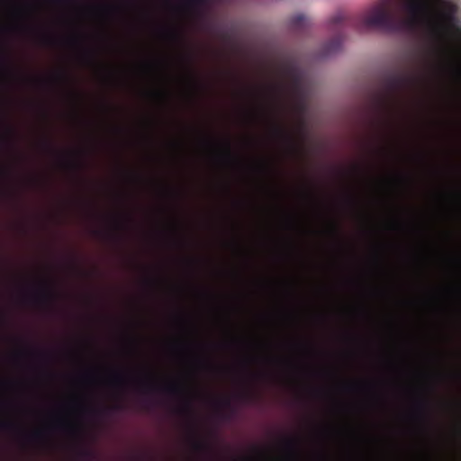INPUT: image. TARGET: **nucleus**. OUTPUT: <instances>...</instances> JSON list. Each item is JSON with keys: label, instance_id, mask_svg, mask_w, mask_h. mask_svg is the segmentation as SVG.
Returning <instances> with one entry per match:
<instances>
[{"label": "nucleus", "instance_id": "f3484780", "mask_svg": "<svg viewBox=\"0 0 461 461\" xmlns=\"http://www.w3.org/2000/svg\"><path fill=\"white\" fill-rule=\"evenodd\" d=\"M13 135L14 130L11 127H5V135L1 138V140L8 146H13Z\"/></svg>", "mask_w": 461, "mask_h": 461}, {"label": "nucleus", "instance_id": "7ed1b4c3", "mask_svg": "<svg viewBox=\"0 0 461 461\" xmlns=\"http://www.w3.org/2000/svg\"><path fill=\"white\" fill-rule=\"evenodd\" d=\"M142 289L147 294H153L160 290H167L175 294H188L195 297L206 298L212 295L208 287L200 285H176L164 279L149 276L142 281Z\"/></svg>", "mask_w": 461, "mask_h": 461}, {"label": "nucleus", "instance_id": "7c9ffc66", "mask_svg": "<svg viewBox=\"0 0 461 461\" xmlns=\"http://www.w3.org/2000/svg\"><path fill=\"white\" fill-rule=\"evenodd\" d=\"M372 291L375 294H381V293H384V292H387V289H384V288H380V287H375L372 289Z\"/></svg>", "mask_w": 461, "mask_h": 461}, {"label": "nucleus", "instance_id": "ddd939ff", "mask_svg": "<svg viewBox=\"0 0 461 461\" xmlns=\"http://www.w3.org/2000/svg\"><path fill=\"white\" fill-rule=\"evenodd\" d=\"M337 321H461V319H337Z\"/></svg>", "mask_w": 461, "mask_h": 461}, {"label": "nucleus", "instance_id": "dca6fc26", "mask_svg": "<svg viewBox=\"0 0 461 461\" xmlns=\"http://www.w3.org/2000/svg\"><path fill=\"white\" fill-rule=\"evenodd\" d=\"M205 5V0H187L185 6L188 9L197 10Z\"/></svg>", "mask_w": 461, "mask_h": 461}, {"label": "nucleus", "instance_id": "4be33fe9", "mask_svg": "<svg viewBox=\"0 0 461 461\" xmlns=\"http://www.w3.org/2000/svg\"><path fill=\"white\" fill-rule=\"evenodd\" d=\"M41 41L46 45H52L54 43V39L49 35H44L41 38Z\"/></svg>", "mask_w": 461, "mask_h": 461}, {"label": "nucleus", "instance_id": "a18cd8bd", "mask_svg": "<svg viewBox=\"0 0 461 461\" xmlns=\"http://www.w3.org/2000/svg\"><path fill=\"white\" fill-rule=\"evenodd\" d=\"M83 274H84V276H86V277H88V276H89V274H87V273H83Z\"/></svg>", "mask_w": 461, "mask_h": 461}, {"label": "nucleus", "instance_id": "58836bf2", "mask_svg": "<svg viewBox=\"0 0 461 461\" xmlns=\"http://www.w3.org/2000/svg\"><path fill=\"white\" fill-rule=\"evenodd\" d=\"M44 144L48 149H52V145L50 141H46Z\"/></svg>", "mask_w": 461, "mask_h": 461}, {"label": "nucleus", "instance_id": "4468645a", "mask_svg": "<svg viewBox=\"0 0 461 461\" xmlns=\"http://www.w3.org/2000/svg\"><path fill=\"white\" fill-rule=\"evenodd\" d=\"M274 132L276 135L283 138L289 144H293V139L291 134L283 126L276 124L274 127Z\"/></svg>", "mask_w": 461, "mask_h": 461}, {"label": "nucleus", "instance_id": "6e6552de", "mask_svg": "<svg viewBox=\"0 0 461 461\" xmlns=\"http://www.w3.org/2000/svg\"><path fill=\"white\" fill-rule=\"evenodd\" d=\"M158 390L157 384L150 378L149 375H145V378L141 380L140 392L145 396L156 393Z\"/></svg>", "mask_w": 461, "mask_h": 461}, {"label": "nucleus", "instance_id": "5701e85b", "mask_svg": "<svg viewBox=\"0 0 461 461\" xmlns=\"http://www.w3.org/2000/svg\"><path fill=\"white\" fill-rule=\"evenodd\" d=\"M225 156L228 160L232 159V154H231V150H230V147L229 143L226 145V148H225Z\"/></svg>", "mask_w": 461, "mask_h": 461}, {"label": "nucleus", "instance_id": "79ce46f5", "mask_svg": "<svg viewBox=\"0 0 461 461\" xmlns=\"http://www.w3.org/2000/svg\"><path fill=\"white\" fill-rule=\"evenodd\" d=\"M355 386H356V384H350L349 386H348V388H350V389H351V388H353V387H355Z\"/></svg>", "mask_w": 461, "mask_h": 461}, {"label": "nucleus", "instance_id": "f257e3e1", "mask_svg": "<svg viewBox=\"0 0 461 461\" xmlns=\"http://www.w3.org/2000/svg\"><path fill=\"white\" fill-rule=\"evenodd\" d=\"M397 7L382 3L367 10L360 19L366 28H378L386 32H402L412 27L423 12L425 5L420 0H396ZM457 5L448 0H440L437 19L442 30L461 36L457 26Z\"/></svg>", "mask_w": 461, "mask_h": 461}, {"label": "nucleus", "instance_id": "c756f323", "mask_svg": "<svg viewBox=\"0 0 461 461\" xmlns=\"http://www.w3.org/2000/svg\"><path fill=\"white\" fill-rule=\"evenodd\" d=\"M69 165L75 169H80L82 165L79 162H70Z\"/></svg>", "mask_w": 461, "mask_h": 461}, {"label": "nucleus", "instance_id": "2f4dec72", "mask_svg": "<svg viewBox=\"0 0 461 461\" xmlns=\"http://www.w3.org/2000/svg\"><path fill=\"white\" fill-rule=\"evenodd\" d=\"M143 402H144L145 408H147L148 406H149V405L153 404V401H151V400H150V399H149L148 397H147V398H145V399L143 400Z\"/></svg>", "mask_w": 461, "mask_h": 461}, {"label": "nucleus", "instance_id": "de8ad7c7", "mask_svg": "<svg viewBox=\"0 0 461 461\" xmlns=\"http://www.w3.org/2000/svg\"><path fill=\"white\" fill-rule=\"evenodd\" d=\"M0 317H3V314H0Z\"/></svg>", "mask_w": 461, "mask_h": 461}, {"label": "nucleus", "instance_id": "9d476101", "mask_svg": "<svg viewBox=\"0 0 461 461\" xmlns=\"http://www.w3.org/2000/svg\"><path fill=\"white\" fill-rule=\"evenodd\" d=\"M309 24V19L303 14H297L292 17L291 25L295 30H303Z\"/></svg>", "mask_w": 461, "mask_h": 461}, {"label": "nucleus", "instance_id": "0eeeda50", "mask_svg": "<svg viewBox=\"0 0 461 461\" xmlns=\"http://www.w3.org/2000/svg\"><path fill=\"white\" fill-rule=\"evenodd\" d=\"M422 292L429 294H442L450 297H461V285L457 284L455 285L447 286L441 290H432L430 288H422Z\"/></svg>", "mask_w": 461, "mask_h": 461}, {"label": "nucleus", "instance_id": "4c0bfd02", "mask_svg": "<svg viewBox=\"0 0 461 461\" xmlns=\"http://www.w3.org/2000/svg\"><path fill=\"white\" fill-rule=\"evenodd\" d=\"M59 78L60 79H66L67 78V75L65 73H59L58 75Z\"/></svg>", "mask_w": 461, "mask_h": 461}, {"label": "nucleus", "instance_id": "a211bd4d", "mask_svg": "<svg viewBox=\"0 0 461 461\" xmlns=\"http://www.w3.org/2000/svg\"><path fill=\"white\" fill-rule=\"evenodd\" d=\"M43 438L44 434L42 430H35L29 437V438L33 441H41Z\"/></svg>", "mask_w": 461, "mask_h": 461}, {"label": "nucleus", "instance_id": "c03bdc74", "mask_svg": "<svg viewBox=\"0 0 461 461\" xmlns=\"http://www.w3.org/2000/svg\"><path fill=\"white\" fill-rule=\"evenodd\" d=\"M74 268H75L77 271H78V267H77V266H76L75 264H74Z\"/></svg>", "mask_w": 461, "mask_h": 461}, {"label": "nucleus", "instance_id": "e433bc0d", "mask_svg": "<svg viewBox=\"0 0 461 461\" xmlns=\"http://www.w3.org/2000/svg\"><path fill=\"white\" fill-rule=\"evenodd\" d=\"M452 376L456 379H461V373L460 372H455L452 374Z\"/></svg>", "mask_w": 461, "mask_h": 461}, {"label": "nucleus", "instance_id": "c9c22d12", "mask_svg": "<svg viewBox=\"0 0 461 461\" xmlns=\"http://www.w3.org/2000/svg\"><path fill=\"white\" fill-rule=\"evenodd\" d=\"M332 232H333L334 234H338V232H339V227H338V225H337L336 223H334V224L332 225Z\"/></svg>", "mask_w": 461, "mask_h": 461}, {"label": "nucleus", "instance_id": "aec40b11", "mask_svg": "<svg viewBox=\"0 0 461 461\" xmlns=\"http://www.w3.org/2000/svg\"><path fill=\"white\" fill-rule=\"evenodd\" d=\"M3 68H4L5 71L9 73V74L14 72V69L12 68V67L10 65V62H9V59L7 58L6 53L4 54Z\"/></svg>", "mask_w": 461, "mask_h": 461}, {"label": "nucleus", "instance_id": "49530a36", "mask_svg": "<svg viewBox=\"0 0 461 461\" xmlns=\"http://www.w3.org/2000/svg\"><path fill=\"white\" fill-rule=\"evenodd\" d=\"M176 348H182L183 347H182V346L177 345V346H176Z\"/></svg>", "mask_w": 461, "mask_h": 461}, {"label": "nucleus", "instance_id": "20e7f679", "mask_svg": "<svg viewBox=\"0 0 461 461\" xmlns=\"http://www.w3.org/2000/svg\"><path fill=\"white\" fill-rule=\"evenodd\" d=\"M421 82L420 76L409 73H392L384 78L388 98H395L414 90Z\"/></svg>", "mask_w": 461, "mask_h": 461}, {"label": "nucleus", "instance_id": "393cba45", "mask_svg": "<svg viewBox=\"0 0 461 461\" xmlns=\"http://www.w3.org/2000/svg\"><path fill=\"white\" fill-rule=\"evenodd\" d=\"M260 286L262 289L264 290H269V289H273V285L270 284L269 282H264V283H261L260 284Z\"/></svg>", "mask_w": 461, "mask_h": 461}, {"label": "nucleus", "instance_id": "9b49d317", "mask_svg": "<svg viewBox=\"0 0 461 461\" xmlns=\"http://www.w3.org/2000/svg\"><path fill=\"white\" fill-rule=\"evenodd\" d=\"M282 444L291 455H296L299 445V440L296 438H285L282 441Z\"/></svg>", "mask_w": 461, "mask_h": 461}, {"label": "nucleus", "instance_id": "a878e982", "mask_svg": "<svg viewBox=\"0 0 461 461\" xmlns=\"http://www.w3.org/2000/svg\"><path fill=\"white\" fill-rule=\"evenodd\" d=\"M456 435H457L458 438H460L459 455H458V460L457 461H461V429H458L456 430Z\"/></svg>", "mask_w": 461, "mask_h": 461}, {"label": "nucleus", "instance_id": "1a4fd4ad", "mask_svg": "<svg viewBox=\"0 0 461 461\" xmlns=\"http://www.w3.org/2000/svg\"><path fill=\"white\" fill-rule=\"evenodd\" d=\"M123 409H124L123 402L122 401H118V402H116L115 403H113V405H111L109 407H105V408H103V409L93 410V412L95 415H108L111 412L122 411Z\"/></svg>", "mask_w": 461, "mask_h": 461}, {"label": "nucleus", "instance_id": "f03ea898", "mask_svg": "<svg viewBox=\"0 0 461 461\" xmlns=\"http://www.w3.org/2000/svg\"><path fill=\"white\" fill-rule=\"evenodd\" d=\"M70 295L94 299L98 292L92 288L77 292L64 291L50 278L39 279L29 287L19 291V297L23 302L34 305H50Z\"/></svg>", "mask_w": 461, "mask_h": 461}, {"label": "nucleus", "instance_id": "f704fd0d", "mask_svg": "<svg viewBox=\"0 0 461 461\" xmlns=\"http://www.w3.org/2000/svg\"><path fill=\"white\" fill-rule=\"evenodd\" d=\"M66 429L70 430V431H75L76 430V427L72 424H66Z\"/></svg>", "mask_w": 461, "mask_h": 461}, {"label": "nucleus", "instance_id": "423d86ee", "mask_svg": "<svg viewBox=\"0 0 461 461\" xmlns=\"http://www.w3.org/2000/svg\"><path fill=\"white\" fill-rule=\"evenodd\" d=\"M164 391L170 395H183L185 398L183 406L179 411L184 414L193 413L192 399L185 393V388L179 384H172L164 388Z\"/></svg>", "mask_w": 461, "mask_h": 461}, {"label": "nucleus", "instance_id": "412c9836", "mask_svg": "<svg viewBox=\"0 0 461 461\" xmlns=\"http://www.w3.org/2000/svg\"><path fill=\"white\" fill-rule=\"evenodd\" d=\"M14 427H16V425L13 422H9V421H1L0 422V429L2 430H10V429H14Z\"/></svg>", "mask_w": 461, "mask_h": 461}, {"label": "nucleus", "instance_id": "cd10ccee", "mask_svg": "<svg viewBox=\"0 0 461 461\" xmlns=\"http://www.w3.org/2000/svg\"><path fill=\"white\" fill-rule=\"evenodd\" d=\"M167 32L171 36L173 37L174 39H177L178 38V32L175 30H167Z\"/></svg>", "mask_w": 461, "mask_h": 461}, {"label": "nucleus", "instance_id": "72a5a7b5", "mask_svg": "<svg viewBox=\"0 0 461 461\" xmlns=\"http://www.w3.org/2000/svg\"><path fill=\"white\" fill-rule=\"evenodd\" d=\"M267 373H260V374H250L252 377H265L267 376Z\"/></svg>", "mask_w": 461, "mask_h": 461}, {"label": "nucleus", "instance_id": "bb28decb", "mask_svg": "<svg viewBox=\"0 0 461 461\" xmlns=\"http://www.w3.org/2000/svg\"><path fill=\"white\" fill-rule=\"evenodd\" d=\"M0 174L3 176H9V170L2 166H0Z\"/></svg>", "mask_w": 461, "mask_h": 461}, {"label": "nucleus", "instance_id": "f8f14e48", "mask_svg": "<svg viewBox=\"0 0 461 461\" xmlns=\"http://www.w3.org/2000/svg\"><path fill=\"white\" fill-rule=\"evenodd\" d=\"M282 292L287 295H294L297 294V283L294 280H286L279 284Z\"/></svg>", "mask_w": 461, "mask_h": 461}, {"label": "nucleus", "instance_id": "ea45409f", "mask_svg": "<svg viewBox=\"0 0 461 461\" xmlns=\"http://www.w3.org/2000/svg\"><path fill=\"white\" fill-rule=\"evenodd\" d=\"M456 195V199H457V200H458V202H459V201H460V199H461V194H460V192H457Z\"/></svg>", "mask_w": 461, "mask_h": 461}, {"label": "nucleus", "instance_id": "b1692460", "mask_svg": "<svg viewBox=\"0 0 461 461\" xmlns=\"http://www.w3.org/2000/svg\"><path fill=\"white\" fill-rule=\"evenodd\" d=\"M219 403L226 408L230 407V400L229 398L221 399V401H219Z\"/></svg>", "mask_w": 461, "mask_h": 461}, {"label": "nucleus", "instance_id": "6ab92c4d", "mask_svg": "<svg viewBox=\"0 0 461 461\" xmlns=\"http://www.w3.org/2000/svg\"><path fill=\"white\" fill-rule=\"evenodd\" d=\"M239 397L245 402H249L254 398V393L251 391L247 390V391L240 393L239 394Z\"/></svg>", "mask_w": 461, "mask_h": 461}, {"label": "nucleus", "instance_id": "c85d7f7f", "mask_svg": "<svg viewBox=\"0 0 461 461\" xmlns=\"http://www.w3.org/2000/svg\"><path fill=\"white\" fill-rule=\"evenodd\" d=\"M116 227L120 230H122L124 228V221L118 219L116 221Z\"/></svg>", "mask_w": 461, "mask_h": 461}, {"label": "nucleus", "instance_id": "473e14b6", "mask_svg": "<svg viewBox=\"0 0 461 461\" xmlns=\"http://www.w3.org/2000/svg\"><path fill=\"white\" fill-rule=\"evenodd\" d=\"M122 376L121 375H117L114 378H113V381L116 383V384H121L122 382Z\"/></svg>", "mask_w": 461, "mask_h": 461}, {"label": "nucleus", "instance_id": "37998d69", "mask_svg": "<svg viewBox=\"0 0 461 461\" xmlns=\"http://www.w3.org/2000/svg\"><path fill=\"white\" fill-rule=\"evenodd\" d=\"M155 94H156L157 95H159V96L163 95H162V93H158V92H157V93H155Z\"/></svg>", "mask_w": 461, "mask_h": 461}, {"label": "nucleus", "instance_id": "39448f33", "mask_svg": "<svg viewBox=\"0 0 461 461\" xmlns=\"http://www.w3.org/2000/svg\"><path fill=\"white\" fill-rule=\"evenodd\" d=\"M348 25H356V23L343 13H338L330 19V30L336 35L322 46V57L332 55L341 49L343 32Z\"/></svg>", "mask_w": 461, "mask_h": 461}, {"label": "nucleus", "instance_id": "2eb2a0df", "mask_svg": "<svg viewBox=\"0 0 461 461\" xmlns=\"http://www.w3.org/2000/svg\"><path fill=\"white\" fill-rule=\"evenodd\" d=\"M192 447L194 450L199 453L208 452L210 449V446L208 445V443L196 438H194L192 442Z\"/></svg>", "mask_w": 461, "mask_h": 461}, {"label": "nucleus", "instance_id": "a19ab883", "mask_svg": "<svg viewBox=\"0 0 461 461\" xmlns=\"http://www.w3.org/2000/svg\"><path fill=\"white\" fill-rule=\"evenodd\" d=\"M294 87H295V88L298 86V82H297V80H294Z\"/></svg>", "mask_w": 461, "mask_h": 461}]
</instances>
